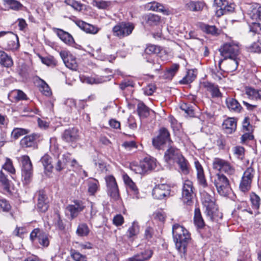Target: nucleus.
<instances>
[{"instance_id": "f257e3e1", "label": "nucleus", "mask_w": 261, "mask_h": 261, "mask_svg": "<svg viewBox=\"0 0 261 261\" xmlns=\"http://www.w3.org/2000/svg\"><path fill=\"white\" fill-rule=\"evenodd\" d=\"M172 234L176 249L180 253L185 254L188 244L191 240L189 231L176 223L172 226Z\"/></svg>"}, {"instance_id": "f03ea898", "label": "nucleus", "mask_w": 261, "mask_h": 261, "mask_svg": "<svg viewBox=\"0 0 261 261\" xmlns=\"http://www.w3.org/2000/svg\"><path fill=\"white\" fill-rule=\"evenodd\" d=\"M208 193L203 191L201 192V201L203 206L205 208V213L213 221H218L222 219V214L220 213L215 203V199L214 193Z\"/></svg>"}, {"instance_id": "7ed1b4c3", "label": "nucleus", "mask_w": 261, "mask_h": 261, "mask_svg": "<svg viewBox=\"0 0 261 261\" xmlns=\"http://www.w3.org/2000/svg\"><path fill=\"white\" fill-rule=\"evenodd\" d=\"M17 36L10 31L0 32V46L7 50H16L19 47Z\"/></svg>"}, {"instance_id": "20e7f679", "label": "nucleus", "mask_w": 261, "mask_h": 261, "mask_svg": "<svg viewBox=\"0 0 261 261\" xmlns=\"http://www.w3.org/2000/svg\"><path fill=\"white\" fill-rule=\"evenodd\" d=\"M214 170L219 172L218 173H225L231 175L235 173V168L228 161L219 158H216L213 160L212 164Z\"/></svg>"}, {"instance_id": "39448f33", "label": "nucleus", "mask_w": 261, "mask_h": 261, "mask_svg": "<svg viewBox=\"0 0 261 261\" xmlns=\"http://www.w3.org/2000/svg\"><path fill=\"white\" fill-rule=\"evenodd\" d=\"M240 46L238 42L231 41L224 44L219 49L221 55L226 59L227 58H239Z\"/></svg>"}, {"instance_id": "423d86ee", "label": "nucleus", "mask_w": 261, "mask_h": 261, "mask_svg": "<svg viewBox=\"0 0 261 261\" xmlns=\"http://www.w3.org/2000/svg\"><path fill=\"white\" fill-rule=\"evenodd\" d=\"M213 183L220 195L225 196L228 194L230 189L229 181L223 174L217 173L214 177Z\"/></svg>"}, {"instance_id": "0eeeda50", "label": "nucleus", "mask_w": 261, "mask_h": 261, "mask_svg": "<svg viewBox=\"0 0 261 261\" xmlns=\"http://www.w3.org/2000/svg\"><path fill=\"white\" fill-rule=\"evenodd\" d=\"M21 164V175L25 184H29L33 175L32 163L28 155H24L20 157Z\"/></svg>"}, {"instance_id": "6e6552de", "label": "nucleus", "mask_w": 261, "mask_h": 261, "mask_svg": "<svg viewBox=\"0 0 261 261\" xmlns=\"http://www.w3.org/2000/svg\"><path fill=\"white\" fill-rule=\"evenodd\" d=\"M255 174V170L252 167H249L245 170L239 185L241 192L247 193L250 191Z\"/></svg>"}, {"instance_id": "1a4fd4ad", "label": "nucleus", "mask_w": 261, "mask_h": 261, "mask_svg": "<svg viewBox=\"0 0 261 261\" xmlns=\"http://www.w3.org/2000/svg\"><path fill=\"white\" fill-rule=\"evenodd\" d=\"M134 28L135 25L132 22L122 21L113 27V35L120 39L123 38L130 35Z\"/></svg>"}, {"instance_id": "9d476101", "label": "nucleus", "mask_w": 261, "mask_h": 261, "mask_svg": "<svg viewBox=\"0 0 261 261\" xmlns=\"http://www.w3.org/2000/svg\"><path fill=\"white\" fill-rule=\"evenodd\" d=\"M173 144L170 139L169 131L165 127L160 129L159 135L152 139V144L157 149H161L162 145L165 144Z\"/></svg>"}, {"instance_id": "9b49d317", "label": "nucleus", "mask_w": 261, "mask_h": 261, "mask_svg": "<svg viewBox=\"0 0 261 261\" xmlns=\"http://www.w3.org/2000/svg\"><path fill=\"white\" fill-rule=\"evenodd\" d=\"M105 180L108 195L114 201L118 200L120 198V194L115 177L112 175H109L105 177Z\"/></svg>"}, {"instance_id": "f8f14e48", "label": "nucleus", "mask_w": 261, "mask_h": 261, "mask_svg": "<svg viewBox=\"0 0 261 261\" xmlns=\"http://www.w3.org/2000/svg\"><path fill=\"white\" fill-rule=\"evenodd\" d=\"M152 196L157 199H164L173 195L171 187L167 184H160L156 185L152 190Z\"/></svg>"}, {"instance_id": "ddd939ff", "label": "nucleus", "mask_w": 261, "mask_h": 261, "mask_svg": "<svg viewBox=\"0 0 261 261\" xmlns=\"http://www.w3.org/2000/svg\"><path fill=\"white\" fill-rule=\"evenodd\" d=\"M193 183L190 180H186L182 186V199L183 202L187 205H191L193 202Z\"/></svg>"}, {"instance_id": "4468645a", "label": "nucleus", "mask_w": 261, "mask_h": 261, "mask_svg": "<svg viewBox=\"0 0 261 261\" xmlns=\"http://www.w3.org/2000/svg\"><path fill=\"white\" fill-rule=\"evenodd\" d=\"M156 160L154 158H145L140 162L139 166H136L134 170L137 173L143 174L149 170H151L156 167Z\"/></svg>"}, {"instance_id": "2eb2a0df", "label": "nucleus", "mask_w": 261, "mask_h": 261, "mask_svg": "<svg viewBox=\"0 0 261 261\" xmlns=\"http://www.w3.org/2000/svg\"><path fill=\"white\" fill-rule=\"evenodd\" d=\"M37 198V202L36 204L37 210L41 213H45L48 208V198L43 190H40L36 194Z\"/></svg>"}, {"instance_id": "dca6fc26", "label": "nucleus", "mask_w": 261, "mask_h": 261, "mask_svg": "<svg viewBox=\"0 0 261 261\" xmlns=\"http://www.w3.org/2000/svg\"><path fill=\"white\" fill-rule=\"evenodd\" d=\"M181 155L179 149L174 146L173 144H169L164 153V160L167 163L176 162Z\"/></svg>"}, {"instance_id": "f3484780", "label": "nucleus", "mask_w": 261, "mask_h": 261, "mask_svg": "<svg viewBox=\"0 0 261 261\" xmlns=\"http://www.w3.org/2000/svg\"><path fill=\"white\" fill-rule=\"evenodd\" d=\"M85 205L82 201L76 200L72 204L68 205L66 208V213L70 216V219L72 220L77 217L79 213L83 211Z\"/></svg>"}, {"instance_id": "a211bd4d", "label": "nucleus", "mask_w": 261, "mask_h": 261, "mask_svg": "<svg viewBox=\"0 0 261 261\" xmlns=\"http://www.w3.org/2000/svg\"><path fill=\"white\" fill-rule=\"evenodd\" d=\"M62 137L65 141L71 144L79 140L80 138L79 129L75 127L65 130Z\"/></svg>"}, {"instance_id": "6ab92c4d", "label": "nucleus", "mask_w": 261, "mask_h": 261, "mask_svg": "<svg viewBox=\"0 0 261 261\" xmlns=\"http://www.w3.org/2000/svg\"><path fill=\"white\" fill-rule=\"evenodd\" d=\"M123 181L127 187L128 192L133 198H139V192L135 183L126 174H123Z\"/></svg>"}, {"instance_id": "aec40b11", "label": "nucleus", "mask_w": 261, "mask_h": 261, "mask_svg": "<svg viewBox=\"0 0 261 261\" xmlns=\"http://www.w3.org/2000/svg\"><path fill=\"white\" fill-rule=\"evenodd\" d=\"M65 66L71 70H76L77 64L75 58L70 54L65 51H62L60 53Z\"/></svg>"}, {"instance_id": "412c9836", "label": "nucleus", "mask_w": 261, "mask_h": 261, "mask_svg": "<svg viewBox=\"0 0 261 261\" xmlns=\"http://www.w3.org/2000/svg\"><path fill=\"white\" fill-rule=\"evenodd\" d=\"M194 165L197 171V178L199 184L204 188H207L208 185L202 165L198 160L195 161Z\"/></svg>"}, {"instance_id": "4be33fe9", "label": "nucleus", "mask_w": 261, "mask_h": 261, "mask_svg": "<svg viewBox=\"0 0 261 261\" xmlns=\"http://www.w3.org/2000/svg\"><path fill=\"white\" fill-rule=\"evenodd\" d=\"M215 3L218 7L222 15L232 12L234 10V5L228 0H214Z\"/></svg>"}, {"instance_id": "5701e85b", "label": "nucleus", "mask_w": 261, "mask_h": 261, "mask_svg": "<svg viewBox=\"0 0 261 261\" xmlns=\"http://www.w3.org/2000/svg\"><path fill=\"white\" fill-rule=\"evenodd\" d=\"M247 14L253 20H261V6L256 4L249 5Z\"/></svg>"}, {"instance_id": "b1692460", "label": "nucleus", "mask_w": 261, "mask_h": 261, "mask_svg": "<svg viewBox=\"0 0 261 261\" xmlns=\"http://www.w3.org/2000/svg\"><path fill=\"white\" fill-rule=\"evenodd\" d=\"M53 30L60 39L65 43L72 45L74 42L73 38L69 33L60 29L54 28Z\"/></svg>"}, {"instance_id": "393cba45", "label": "nucleus", "mask_w": 261, "mask_h": 261, "mask_svg": "<svg viewBox=\"0 0 261 261\" xmlns=\"http://www.w3.org/2000/svg\"><path fill=\"white\" fill-rule=\"evenodd\" d=\"M152 254L153 251L151 250L147 249L126 259V261H145L149 259L152 256Z\"/></svg>"}, {"instance_id": "a878e982", "label": "nucleus", "mask_w": 261, "mask_h": 261, "mask_svg": "<svg viewBox=\"0 0 261 261\" xmlns=\"http://www.w3.org/2000/svg\"><path fill=\"white\" fill-rule=\"evenodd\" d=\"M40 137V134L35 133L27 136L21 140L20 145L22 147H32L35 144V141L39 139Z\"/></svg>"}, {"instance_id": "bb28decb", "label": "nucleus", "mask_w": 261, "mask_h": 261, "mask_svg": "<svg viewBox=\"0 0 261 261\" xmlns=\"http://www.w3.org/2000/svg\"><path fill=\"white\" fill-rule=\"evenodd\" d=\"M202 85L206 90L211 93L212 97H221L222 93L220 91L219 87L212 83L208 82H204Z\"/></svg>"}, {"instance_id": "cd10ccee", "label": "nucleus", "mask_w": 261, "mask_h": 261, "mask_svg": "<svg viewBox=\"0 0 261 261\" xmlns=\"http://www.w3.org/2000/svg\"><path fill=\"white\" fill-rule=\"evenodd\" d=\"M227 108L231 112L234 113L241 112L242 107L236 99L232 97H228L225 100Z\"/></svg>"}, {"instance_id": "c85d7f7f", "label": "nucleus", "mask_w": 261, "mask_h": 261, "mask_svg": "<svg viewBox=\"0 0 261 261\" xmlns=\"http://www.w3.org/2000/svg\"><path fill=\"white\" fill-rule=\"evenodd\" d=\"M225 62L224 71L226 72H232L237 70L239 61V58H228Z\"/></svg>"}, {"instance_id": "c756f323", "label": "nucleus", "mask_w": 261, "mask_h": 261, "mask_svg": "<svg viewBox=\"0 0 261 261\" xmlns=\"http://www.w3.org/2000/svg\"><path fill=\"white\" fill-rule=\"evenodd\" d=\"M76 24L82 30L87 33L95 34L99 31V29L97 27L82 20L76 21Z\"/></svg>"}, {"instance_id": "7c9ffc66", "label": "nucleus", "mask_w": 261, "mask_h": 261, "mask_svg": "<svg viewBox=\"0 0 261 261\" xmlns=\"http://www.w3.org/2000/svg\"><path fill=\"white\" fill-rule=\"evenodd\" d=\"M223 128L227 134H232L237 128V121L233 118H229L224 120Z\"/></svg>"}, {"instance_id": "2f4dec72", "label": "nucleus", "mask_w": 261, "mask_h": 261, "mask_svg": "<svg viewBox=\"0 0 261 261\" xmlns=\"http://www.w3.org/2000/svg\"><path fill=\"white\" fill-rule=\"evenodd\" d=\"M145 23L149 26H156L161 22V17L158 15L149 13L143 16Z\"/></svg>"}, {"instance_id": "473e14b6", "label": "nucleus", "mask_w": 261, "mask_h": 261, "mask_svg": "<svg viewBox=\"0 0 261 261\" xmlns=\"http://www.w3.org/2000/svg\"><path fill=\"white\" fill-rule=\"evenodd\" d=\"M140 231V226L137 222L134 221L132 225L129 227L126 232V236L131 241H134L139 234Z\"/></svg>"}, {"instance_id": "72a5a7b5", "label": "nucleus", "mask_w": 261, "mask_h": 261, "mask_svg": "<svg viewBox=\"0 0 261 261\" xmlns=\"http://www.w3.org/2000/svg\"><path fill=\"white\" fill-rule=\"evenodd\" d=\"M71 160V154L69 153H66L62 155L61 159H59L55 166L56 170L61 171L66 167L67 163Z\"/></svg>"}, {"instance_id": "f704fd0d", "label": "nucleus", "mask_w": 261, "mask_h": 261, "mask_svg": "<svg viewBox=\"0 0 261 261\" xmlns=\"http://www.w3.org/2000/svg\"><path fill=\"white\" fill-rule=\"evenodd\" d=\"M0 64L7 68L11 67L13 64L11 57L3 50H0Z\"/></svg>"}, {"instance_id": "c9c22d12", "label": "nucleus", "mask_w": 261, "mask_h": 261, "mask_svg": "<svg viewBox=\"0 0 261 261\" xmlns=\"http://www.w3.org/2000/svg\"><path fill=\"white\" fill-rule=\"evenodd\" d=\"M194 222L195 225L199 229H202L205 226L204 220L199 208H196L195 209Z\"/></svg>"}, {"instance_id": "e433bc0d", "label": "nucleus", "mask_w": 261, "mask_h": 261, "mask_svg": "<svg viewBox=\"0 0 261 261\" xmlns=\"http://www.w3.org/2000/svg\"><path fill=\"white\" fill-rule=\"evenodd\" d=\"M223 62L222 59H220L218 63V66L219 69L215 66L214 69H211V74L213 78L216 81H220L222 77H224L225 75L224 74V70H222L221 68V65Z\"/></svg>"}, {"instance_id": "4c0bfd02", "label": "nucleus", "mask_w": 261, "mask_h": 261, "mask_svg": "<svg viewBox=\"0 0 261 261\" xmlns=\"http://www.w3.org/2000/svg\"><path fill=\"white\" fill-rule=\"evenodd\" d=\"M245 93L251 99L261 100V89H256L251 87L247 88Z\"/></svg>"}, {"instance_id": "58836bf2", "label": "nucleus", "mask_w": 261, "mask_h": 261, "mask_svg": "<svg viewBox=\"0 0 261 261\" xmlns=\"http://www.w3.org/2000/svg\"><path fill=\"white\" fill-rule=\"evenodd\" d=\"M187 8L192 11H201L205 7V4L202 2H193L190 1L186 5Z\"/></svg>"}, {"instance_id": "ea45409f", "label": "nucleus", "mask_w": 261, "mask_h": 261, "mask_svg": "<svg viewBox=\"0 0 261 261\" xmlns=\"http://www.w3.org/2000/svg\"><path fill=\"white\" fill-rule=\"evenodd\" d=\"M249 198L252 207L255 210H258L261 203L260 197L255 192H251L249 195Z\"/></svg>"}, {"instance_id": "a19ab883", "label": "nucleus", "mask_w": 261, "mask_h": 261, "mask_svg": "<svg viewBox=\"0 0 261 261\" xmlns=\"http://www.w3.org/2000/svg\"><path fill=\"white\" fill-rule=\"evenodd\" d=\"M176 162L179 165L182 173L188 174L189 173V163L182 155Z\"/></svg>"}, {"instance_id": "79ce46f5", "label": "nucleus", "mask_w": 261, "mask_h": 261, "mask_svg": "<svg viewBox=\"0 0 261 261\" xmlns=\"http://www.w3.org/2000/svg\"><path fill=\"white\" fill-rule=\"evenodd\" d=\"M90 232V229L87 224L80 223L76 229V233L79 237H86Z\"/></svg>"}, {"instance_id": "37998d69", "label": "nucleus", "mask_w": 261, "mask_h": 261, "mask_svg": "<svg viewBox=\"0 0 261 261\" xmlns=\"http://www.w3.org/2000/svg\"><path fill=\"white\" fill-rule=\"evenodd\" d=\"M200 27L201 30L206 34L212 35H217L219 34L218 29L215 25L202 23L200 24Z\"/></svg>"}, {"instance_id": "c03bdc74", "label": "nucleus", "mask_w": 261, "mask_h": 261, "mask_svg": "<svg viewBox=\"0 0 261 261\" xmlns=\"http://www.w3.org/2000/svg\"><path fill=\"white\" fill-rule=\"evenodd\" d=\"M179 68V65L178 64H172L168 68L164 74L165 77L167 79H172L175 75Z\"/></svg>"}, {"instance_id": "a18cd8bd", "label": "nucleus", "mask_w": 261, "mask_h": 261, "mask_svg": "<svg viewBox=\"0 0 261 261\" xmlns=\"http://www.w3.org/2000/svg\"><path fill=\"white\" fill-rule=\"evenodd\" d=\"M137 112L138 115L141 118H146L149 115L148 108L142 102H140L138 104Z\"/></svg>"}, {"instance_id": "49530a36", "label": "nucleus", "mask_w": 261, "mask_h": 261, "mask_svg": "<svg viewBox=\"0 0 261 261\" xmlns=\"http://www.w3.org/2000/svg\"><path fill=\"white\" fill-rule=\"evenodd\" d=\"M41 162L43 164L44 169L48 172H51L53 166L51 164V158L48 154H45L41 159Z\"/></svg>"}, {"instance_id": "de8ad7c7", "label": "nucleus", "mask_w": 261, "mask_h": 261, "mask_svg": "<svg viewBox=\"0 0 261 261\" xmlns=\"http://www.w3.org/2000/svg\"><path fill=\"white\" fill-rule=\"evenodd\" d=\"M147 8L150 10L160 12L163 13L166 12V10L162 5L155 2L148 4Z\"/></svg>"}, {"instance_id": "09e8293b", "label": "nucleus", "mask_w": 261, "mask_h": 261, "mask_svg": "<svg viewBox=\"0 0 261 261\" xmlns=\"http://www.w3.org/2000/svg\"><path fill=\"white\" fill-rule=\"evenodd\" d=\"M161 49L160 46L148 44L145 49V53L148 55L158 54L161 52Z\"/></svg>"}, {"instance_id": "8fccbe9b", "label": "nucleus", "mask_w": 261, "mask_h": 261, "mask_svg": "<svg viewBox=\"0 0 261 261\" xmlns=\"http://www.w3.org/2000/svg\"><path fill=\"white\" fill-rule=\"evenodd\" d=\"M29 133L27 129L21 128H15L11 133V137L14 140Z\"/></svg>"}, {"instance_id": "3c124183", "label": "nucleus", "mask_w": 261, "mask_h": 261, "mask_svg": "<svg viewBox=\"0 0 261 261\" xmlns=\"http://www.w3.org/2000/svg\"><path fill=\"white\" fill-rule=\"evenodd\" d=\"M99 182L95 179H93L88 183V192L91 195H94L98 190Z\"/></svg>"}, {"instance_id": "603ef678", "label": "nucleus", "mask_w": 261, "mask_h": 261, "mask_svg": "<svg viewBox=\"0 0 261 261\" xmlns=\"http://www.w3.org/2000/svg\"><path fill=\"white\" fill-rule=\"evenodd\" d=\"M70 255L72 259L75 261H87V257L85 255L82 254L75 250H72L70 252Z\"/></svg>"}, {"instance_id": "864d4df0", "label": "nucleus", "mask_w": 261, "mask_h": 261, "mask_svg": "<svg viewBox=\"0 0 261 261\" xmlns=\"http://www.w3.org/2000/svg\"><path fill=\"white\" fill-rule=\"evenodd\" d=\"M39 243L42 246L47 247L49 244L48 236L45 232L40 233L38 238Z\"/></svg>"}, {"instance_id": "5fc2aeb1", "label": "nucleus", "mask_w": 261, "mask_h": 261, "mask_svg": "<svg viewBox=\"0 0 261 261\" xmlns=\"http://www.w3.org/2000/svg\"><path fill=\"white\" fill-rule=\"evenodd\" d=\"M0 182L2 183L6 191H9L10 180L7 178L6 175L2 171L0 172Z\"/></svg>"}, {"instance_id": "6e6d98bb", "label": "nucleus", "mask_w": 261, "mask_h": 261, "mask_svg": "<svg viewBox=\"0 0 261 261\" xmlns=\"http://www.w3.org/2000/svg\"><path fill=\"white\" fill-rule=\"evenodd\" d=\"M237 209L241 212H247L250 214H252V211L247 201H242L239 202L237 204Z\"/></svg>"}, {"instance_id": "4d7b16f0", "label": "nucleus", "mask_w": 261, "mask_h": 261, "mask_svg": "<svg viewBox=\"0 0 261 261\" xmlns=\"http://www.w3.org/2000/svg\"><path fill=\"white\" fill-rule=\"evenodd\" d=\"M64 3L72 8H73L74 10L80 11L82 9L83 5L75 1L74 0H65Z\"/></svg>"}, {"instance_id": "13d9d810", "label": "nucleus", "mask_w": 261, "mask_h": 261, "mask_svg": "<svg viewBox=\"0 0 261 261\" xmlns=\"http://www.w3.org/2000/svg\"><path fill=\"white\" fill-rule=\"evenodd\" d=\"M3 168L11 174L15 173V169L13 166L12 161L10 159H6V162L3 166Z\"/></svg>"}, {"instance_id": "bf43d9fd", "label": "nucleus", "mask_w": 261, "mask_h": 261, "mask_svg": "<svg viewBox=\"0 0 261 261\" xmlns=\"http://www.w3.org/2000/svg\"><path fill=\"white\" fill-rule=\"evenodd\" d=\"M196 77L193 72L189 71L187 74L180 81L181 84H188L192 83Z\"/></svg>"}, {"instance_id": "052dcab7", "label": "nucleus", "mask_w": 261, "mask_h": 261, "mask_svg": "<svg viewBox=\"0 0 261 261\" xmlns=\"http://www.w3.org/2000/svg\"><path fill=\"white\" fill-rule=\"evenodd\" d=\"M249 31L253 34H261V24L253 22L249 25Z\"/></svg>"}, {"instance_id": "680f3d73", "label": "nucleus", "mask_w": 261, "mask_h": 261, "mask_svg": "<svg viewBox=\"0 0 261 261\" xmlns=\"http://www.w3.org/2000/svg\"><path fill=\"white\" fill-rule=\"evenodd\" d=\"M6 2L9 8L12 10H18L22 7L19 2L16 0H6Z\"/></svg>"}, {"instance_id": "e2e57ef3", "label": "nucleus", "mask_w": 261, "mask_h": 261, "mask_svg": "<svg viewBox=\"0 0 261 261\" xmlns=\"http://www.w3.org/2000/svg\"><path fill=\"white\" fill-rule=\"evenodd\" d=\"M41 62L47 66H55L57 65V61L53 57H40Z\"/></svg>"}, {"instance_id": "0e129e2a", "label": "nucleus", "mask_w": 261, "mask_h": 261, "mask_svg": "<svg viewBox=\"0 0 261 261\" xmlns=\"http://www.w3.org/2000/svg\"><path fill=\"white\" fill-rule=\"evenodd\" d=\"M11 206L6 199H0V208L3 212H9L11 210Z\"/></svg>"}, {"instance_id": "69168bd1", "label": "nucleus", "mask_w": 261, "mask_h": 261, "mask_svg": "<svg viewBox=\"0 0 261 261\" xmlns=\"http://www.w3.org/2000/svg\"><path fill=\"white\" fill-rule=\"evenodd\" d=\"M156 87L153 84H149L143 89L144 94L146 95H151L155 91Z\"/></svg>"}, {"instance_id": "338daca9", "label": "nucleus", "mask_w": 261, "mask_h": 261, "mask_svg": "<svg viewBox=\"0 0 261 261\" xmlns=\"http://www.w3.org/2000/svg\"><path fill=\"white\" fill-rule=\"evenodd\" d=\"M234 154L239 159H243L244 154V148L241 146H236L233 148Z\"/></svg>"}, {"instance_id": "774afa93", "label": "nucleus", "mask_w": 261, "mask_h": 261, "mask_svg": "<svg viewBox=\"0 0 261 261\" xmlns=\"http://www.w3.org/2000/svg\"><path fill=\"white\" fill-rule=\"evenodd\" d=\"M249 49L253 52H261V40L254 42L249 46Z\"/></svg>"}]
</instances>
